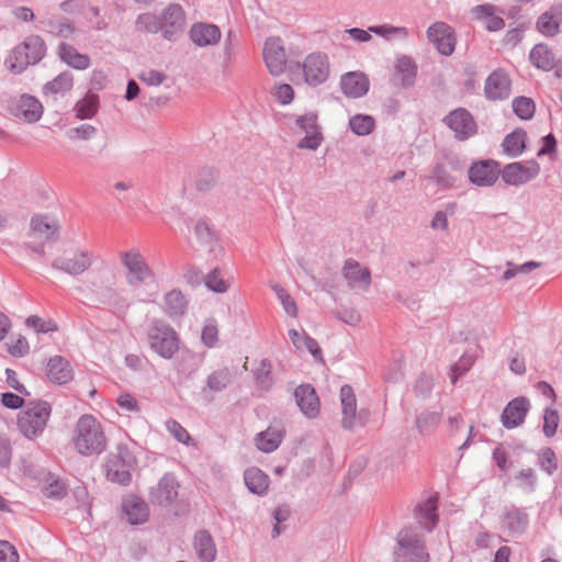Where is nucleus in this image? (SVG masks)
Returning a JSON list of instances; mask_svg holds the SVG:
<instances>
[{
    "mask_svg": "<svg viewBox=\"0 0 562 562\" xmlns=\"http://www.w3.org/2000/svg\"><path fill=\"white\" fill-rule=\"evenodd\" d=\"M119 259L125 270L124 276L117 270L106 271L95 285L99 301L111 307L123 305L131 290L153 277V271L138 248L121 251Z\"/></svg>",
    "mask_w": 562,
    "mask_h": 562,
    "instance_id": "obj_1",
    "label": "nucleus"
},
{
    "mask_svg": "<svg viewBox=\"0 0 562 562\" xmlns=\"http://www.w3.org/2000/svg\"><path fill=\"white\" fill-rule=\"evenodd\" d=\"M106 443L104 427L95 416L83 414L78 418L72 430V446L79 454H100L105 450Z\"/></svg>",
    "mask_w": 562,
    "mask_h": 562,
    "instance_id": "obj_2",
    "label": "nucleus"
},
{
    "mask_svg": "<svg viewBox=\"0 0 562 562\" xmlns=\"http://www.w3.org/2000/svg\"><path fill=\"white\" fill-rule=\"evenodd\" d=\"M52 406L45 401L30 402L18 415L19 431L27 439H35L44 432L50 418Z\"/></svg>",
    "mask_w": 562,
    "mask_h": 562,
    "instance_id": "obj_3",
    "label": "nucleus"
},
{
    "mask_svg": "<svg viewBox=\"0 0 562 562\" xmlns=\"http://www.w3.org/2000/svg\"><path fill=\"white\" fill-rule=\"evenodd\" d=\"M93 262L94 254L88 247L79 243H67L63 245L53 266L70 276H78L87 271Z\"/></svg>",
    "mask_w": 562,
    "mask_h": 562,
    "instance_id": "obj_4",
    "label": "nucleus"
},
{
    "mask_svg": "<svg viewBox=\"0 0 562 562\" xmlns=\"http://www.w3.org/2000/svg\"><path fill=\"white\" fill-rule=\"evenodd\" d=\"M150 349L164 359H171L180 349L177 331L161 321H155L147 333Z\"/></svg>",
    "mask_w": 562,
    "mask_h": 562,
    "instance_id": "obj_5",
    "label": "nucleus"
},
{
    "mask_svg": "<svg viewBox=\"0 0 562 562\" xmlns=\"http://www.w3.org/2000/svg\"><path fill=\"white\" fill-rule=\"evenodd\" d=\"M137 459L134 451L126 445H119L106 462V476L119 484H127L131 481V470L136 465Z\"/></svg>",
    "mask_w": 562,
    "mask_h": 562,
    "instance_id": "obj_6",
    "label": "nucleus"
},
{
    "mask_svg": "<svg viewBox=\"0 0 562 562\" xmlns=\"http://www.w3.org/2000/svg\"><path fill=\"white\" fill-rule=\"evenodd\" d=\"M45 54V44L40 36H30L12 52V69H24L38 63Z\"/></svg>",
    "mask_w": 562,
    "mask_h": 562,
    "instance_id": "obj_7",
    "label": "nucleus"
},
{
    "mask_svg": "<svg viewBox=\"0 0 562 562\" xmlns=\"http://www.w3.org/2000/svg\"><path fill=\"white\" fill-rule=\"evenodd\" d=\"M160 18V32L164 37L173 41L180 34H182L186 24L187 16L183 8L177 3L168 4L161 14Z\"/></svg>",
    "mask_w": 562,
    "mask_h": 562,
    "instance_id": "obj_8",
    "label": "nucleus"
},
{
    "mask_svg": "<svg viewBox=\"0 0 562 562\" xmlns=\"http://www.w3.org/2000/svg\"><path fill=\"white\" fill-rule=\"evenodd\" d=\"M10 113L25 123H35L41 120L44 106L38 99L31 94H21L11 100Z\"/></svg>",
    "mask_w": 562,
    "mask_h": 562,
    "instance_id": "obj_9",
    "label": "nucleus"
},
{
    "mask_svg": "<svg viewBox=\"0 0 562 562\" xmlns=\"http://www.w3.org/2000/svg\"><path fill=\"white\" fill-rule=\"evenodd\" d=\"M180 483L175 475L166 473L149 491V502L153 505L171 506L179 496Z\"/></svg>",
    "mask_w": 562,
    "mask_h": 562,
    "instance_id": "obj_10",
    "label": "nucleus"
},
{
    "mask_svg": "<svg viewBox=\"0 0 562 562\" xmlns=\"http://www.w3.org/2000/svg\"><path fill=\"white\" fill-rule=\"evenodd\" d=\"M540 172V166L535 160L512 162L502 170V179L510 186H520L535 179Z\"/></svg>",
    "mask_w": 562,
    "mask_h": 562,
    "instance_id": "obj_11",
    "label": "nucleus"
},
{
    "mask_svg": "<svg viewBox=\"0 0 562 562\" xmlns=\"http://www.w3.org/2000/svg\"><path fill=\"white\" fill-rule=\"evenodd\" d=\"M427 37L432 43L437 50L449 56L453 53L457 37L453 29L445 22H436L427 30Z\"/></svg>",
    "mask_w": 562,
    "mask_h": 562,
    "instance_id": "obj_12",
    "label": "nucleus"
},
{
    "mask_svg": "<svg viewBox=\"0 0 562 562\" xmlns=\"http://www.w3.org/2000/svg\"><path fill=\"white\" fill-rule=\"evenodd\" d=\"M400 549L396 553L398 562H428L429 554L417 538L402 531L398 535Z\"/></svg>",
    "mask_w": 562,
    "mask_h": 562,
    "instance_id": "obj_13",
    "label": "nucleus"
},
{
    "mask_svg": "<svg viewBox=\"0 0 562 562\" xmlns=\"http://www.w3.org/2000/svg\"><path fill=\"white\" fill-rule=\"evenodd\" d=\"M446 124L454 132L460 140L473 136L477 126L472 115L464 109H457L445 119Z\"/></svg>",
    "mask_w": 562,
    "mask_h": 562,
    "instance_id": "obj_14",
    "label": "nucleus"
},
{
    "mask_svg": "<svg viewBox=\"0 0 562 562\" xmlns=\"http://www.w3.org/2000/svg\"><path fill=\"white\" fill-rule=\"evenodd\" d=\"M502 172L499 166L494 160H480L474 162L469 169L470 181L479 187L493 186Z\"/></svg>",
    "mask_w": 562,
    "mask_h": 562,
    "instance_id": "obj_15",
    "label": "nucleus"
},
{
    "mask_svg": "<svg viewBox=\"0 0 562 562\" xmlns=\"http://www.w3.org/2000/svg\"><path fill=\"white\" fill-rule=\"evenodd\" d=\"M262 56L269 70H282L288 65L285 48L280 37H270L266 41Z\"/></svg>",
    "mask_w": 562,
    "mask_h": 562,
    "instance_id": "obj_16",
    "label": "nucleus"
},
{
    "mask_svg": "<svg viewBox=\"0 0 562 562\" xmlns=\"http://www.w3.org/2000/svg\"><path fill=\"white\" fill-rule=\"evenodd\" d=\"M512 92V80L506 72H491L485 80L484 93L488 100L507 99Z\"/></svg>",
    "mask_w": 562,
    "mask_h": 562,
    "instance_id": "obj_17",
    "label": "nucleus"
},
{
    "mask_svg": "<svg viewBox=\"0 0 562 562\" xmlns=\"http://www.w3.org/2000/svg\"><path fill=\"white\" fill-rule=\"evenodd\" d=\"M46 375L52 383L63 385L72 381L74 369L67 359L54 356L47 362Z\"/></svg>",
    "mask_w": 562,
    "mask_h": 562,
    "instance_id": "obj_18",
    "label": "nucleus"
},
{
    "mask_svg": "<svg viewBox=\"0 0 562 562\" xmlns=\"http://www.w3.org/2000/svg\"><path fill=\"white\" fill-rule=\"evenodd\" d=\"M301 412L308 418H315L321 411L319 398L313 386L302 384L294 392Z\"/></svg>",
    "mask_w": 562,
    "mask_h": 562,
    "instance_id": "obj_19",
    "label": "nucleus"
},
{
    "mask_svg": "<svg viewBox=\"0 0 562 562\" xmlns=\"http://www.w3.org/2000/svg\"><path fill=\"white\" fill-rule=\"evenodd\" d=\"M530 408V403L525 397H516L510 401L502 413V423L506 428H515L521 425Z\"/></svg>",
    "mask_w": 562,
    "mask_h": 562,
    "instance_id": "obj_20",
    "label": "nucleus"
},
{
    "mask_svg": "<svg viewBox=\"0 0 562 562\" xmlns=\"http://www.w3.org/2000/svg\"><path fill=\"white\" fill-rule=\"evenodd\" d=\"M189 36L196 46L205 47L220 42L221 31L214 24L198 22L191 26Z\"/></svg>",
    "mask_w": 562,
    "mask_h": 562,
    "instance_id": "obj_21",
    "label": "nucleus"
},
{
    "mask_svg": "<svg viewBox=\"0 0 562 562\" xmlns=\"http://www.w3.org/2000/svg\"><path fill=\"white\" fill-rule=\"evenodd\" d=\"M340 85L342 92L349 98H360L369 90V80L364 72H346Z\"/></svg>",
    "mask_w": 562,
    "mask_h": 562,
    "instance_id": "obj_22",
    "label": "nucleus"
},
{
    "mask_svg": "<svg viewBox=\"0 0 562 562\" xmlns=\"http://www.w3.org/2000/svg\"><path fill=\"white\" fill-rule=\"evenodd\" d=\"M342 273L349 285L355 289L366 290L371 282L369 270L362 268L353 259H348L345 262Z\"/></svg>",
    "mask_w": 562,
    "mask_h": 562,
    "instance_id": "obj_23",
    "label": "nucleus"
},
{
    "mask_svg": "<svg viewBox=\"0 0 562 562\" xmlns=\"http://www.w3.org/2000/svg\"><path fill=\"white\" fill-rule=\"evenodd\" d=\"M188 307V301L180 290H170L161 302L164 313L170 318H178L184 315Z\"/></svg>",
    "mask_w": 562,
    "mask_h": 562,
    "instance_id": "obj_24",
    "label": "nucleus"
},
{
    "mask_svg": "<svg viewBox=\"0 0 562 562\" xmlns=\"http://www.w3.org/2000/svg\"><path fill=\"white\" fill-rule=\"evenodd\" d=\"M472 13L477 21L484 24L488 32H497L504 29V19L496 14V8L492 4H481L473 8Z\"/></svg>",
    "mask_w": 562,
    "mask_h": 562,
    "instance_id": "obj_25",
    "label": "nucleus"
},
{
    "mask_svg": "<svg viewBox=\"0 0 562 562\" xmlns=\"http://www.w3.org/2000/svg\"><path fill=\"white\" fill-rule=\"evenodd\" d=\"M285 430L280 425L268 427L265 431L258 434L256 438L257 448L266 453L274 451L283 440Z\"/></svg>",
    "mask_w": 562,
    "mask_h": 562,
    "instance_id": "obj_26",
    "label": "nucleus"
},
{
    "mask_svg": "<svg viewBox=\"0 0 562 562\" xmlns=\"http://www.w3.org/2000/svg\"><path fill=\"white\" fill-rule=\"evenodd\" d=\"M340 401L342 407V425L351 428L356 425L357 400L351 386L344 385L340 389Z\"/></svg>",
    "mask_w": 562,
    "mask_h": 562,
    "instance_id": "obj_27",
    "label": "nucleus"
},
{
    "mask_svg": "<svg viewBox=\"0 0 562 562\" xmlns=\"http://www.w3.org/2000/svg\"><path fill=\"white\" fill-rule=\"evenodd\" d=\"M126 518L132 525L144 524L148 520L149 509L147 504L139 497L132 496L123 504Z\"/></svg>",
    "mask_w": 562,
    "mask_h": 562,
    "instance_id": "obj_28",
    "label": "nucleus"
},
{
    "mask_svg": "<svg viewBox=\"0 0 562 562\" xmlns=\"http://www.w3.org/2000/svg\"><path fill=\"white\" fill-rule=\"evenodd\" d=\"M58 228V221L49 216L37 215L31 221V236L35 239H49Z\"/></svg>",
    "mask_w": 562,
    "mask_h": 562,
    "instance_id": "obj_29",
    "label": "nucleus"
},
{
    "mask_svg": "<svg viewBox=\"0 0 562 562\" xmlns=\"http://www.w3.org/2000/svg\"><path fill=\"white\" fill-rule=\"evenodd\" d=\"M562 23V9L551 8L543 12L537 21V29L546 36H554L559 33Z\"/></svg>",
    "mask_w": 562,
    "mask_h": 562,
    "instance_id": "obj_30",
    "label": "nucleus"
},
{
    "mask_svg": "<svg viewBox=\"0 0 562 562\" xmlns=\"http://www.w3.org/2000/svg\"><path fill=\"white\" fill-rule=\"evenodd\" d=\"M531 65L541 70H551L552 68L559 67L554 60L553 53L551 49L543 44L536 45L529 55Z\"/></svg>",
    "mask_w": 562,
    "mask_h": 562,
    "instance_id": "obj_31",
    "label": "nucleus"
},
{
    "mask_svg": "<svg viewBox=\"0 0 562 562\" xmlns=\"http://www.w3.org/2000/svg\"><path fill=\"white\" fill-rule=\"evenodd\" d=\"M194 549L199 559L203 562H212L216 557V548L211 535L199 531L194 538Z\"/></svg>",
    "mask_w": 562,
    "mask_h": 562,
    "instance_id": "obj_32",
    "label": "nucleus"
},
{
    "mask_svg": "<svg viewBox=\"0 0 562 562\" xmlns=\"http://www.w3.org/2000/svg\"><path fill=\"white\" fill-rule=\"evenodd\" d=\"M289 338L300 352H308L316 359L321 358V348L317 342L303 330L290 329Z\"/></svg>",
    "mask_w": 562,
    "mask_h": 562,
    "instance_id": "obj_33",
    "label": "nucleus"
},
{
    "mask_svg": "<svg viewBox=\"0 0 562 562\" xmlns=\"http://www.w3.org/2000/svg\"><path fill=\"white\" fill-rule=\"evenodd\" d=\"M59 56L67 66L77 70H85L90 66V59L87 55L78 53L76 48L67 44L60 45Z\"/></svg>",
    "mask_w": 562,
    "mask_h": 562,
    "instance_id": "obj_34",
    "label": "nucleus"
},
{
    "mask_svg": "<svg viewBox=\"0 0 562 562\" xmlns=\"http://www.w3.org/2000/svg\"><path fill=\"white\" fill-rule=\"evenodd\" d=\"M245 483L251 493L262 495L268 491L269 477L258 468H250L245 472Z\"/></svg>",
    "mask_w": 562,
    "mask_h": 562,
    "instance_id": "obj_35",
    "label": "nucleus"
},
{
    "mask_svg": "<svg viewBox=\"0 0 562 562\" xmlns=\"http://www.w3.org/2000/svg\"><path fill=\"white\" fill-rule=\"evenodd\" d=\"M526 132L524 130H515L508 134L503 140V150L513 157L520 155L525 149Z\"/></svg>",
    "mask_w": 562,
    "mask_h": 562,
    "instance_id": "obj_36",
    "label": "nucleus"
},
{
    "mask_svg": "<svg viewBox=\"0 0 562 562\" xmlns=\"http://www.w3.org/2000/svg\"><path fill=\"white\" fill-rule=\"evenodd\" d=\"M98 97L93 93H88L83 99L77 102L75 106L76 116L80 120L91 119L98 112Z\"/></svg>",
    "mask_w": 562,
    "mask_h": 562,
    "instance_id": "obj_37",
    "label": "nucleus"
},
{
    "mask_svg": "<svg viewBox=\"0 0 562 562\" xmlns=\"http://www.w3.org/2000/svg\"><path fill=\"white\" fill-rule=\"evenodd\" d=\"M201 340L206 348H214L220 341V329L215 318L204 321L201 329Z\"/></svg>",
    "mask_w": 562,
    "mask_h": 562,
    "instance_id": "obj_38",
    "label": "nucleus"
},
{
    "mask_svg": "<svg viewBox=\"0 0 562 562\" xmlns=\"http://www.w3.org/2000/svg\"><path fill=\"white\" fill-rule=\"evenodd\" d=\"M231 379L232 374L227 368L217 369L207 376L206 386L212 392H220L228 385Z\"/></svg>",
    "mask_w": 562,
    "mask_h": 562,
    "instance_id": "obj_39",
    "label": "nucleus"
},
{
    "mask_svg": "<svg viewBox=\"0 0 562 562\" xmlns=\"http://www.w3.org/2000/svg\"><path fill=\"white\" fill-rule=\"evenodd\" d=\"M351 131L357 135H368L375 126V121L371 115L357 114L349 121Z\"/></svg>",
    "mask_w": 562,
    "mask_h": 562,
    "instance_id": "obj_40",
    "label": "nucleus"
},
{
    "mask_svg": "<svg viewBox=\"0 0 562 562\" xmlns=\"http://www.w3.org/2000/svg\"><path fill=\"white\" fill-rule=\"evenodd\" d=\"M512 105L515 114L521 120L531 119L536 111V104L533 100L526 97L515 98Z\"/></svg>",
    "mask_w": 562,
    "mask_h": 562,
    "instance_id": "obj_41",
    "label": "nucleus"
},
{
    "mask_svg": "<svg viewBox=\"0 0 562 562\" xmlns=\"http://www.w3.org/2000/svg\"><path fill=\"white\" fill-rule=\"evenodd\" d=\"M72 87V78L69 72H60L53 81L44 87V93H60Z\"/></svg>",
    "mask_w": 562,
    "mask_h": 562,
    "instance_id": "obj_42",
    "label": "nucleus"
},
{
    "mask_svg": "<svg viewBox=\"0 0 562 562\" xmlns=\"http://www.w3.org/2000/svg\"><path fill=\"white\" fill-rule=\"evenodd\" d=\"M136 29L148 33L160 32V18L153 13L140 14L136 21Z\"/></svg>",
    "mask_w": 562,
    "mask_h": 562,
    "instance_id": "obj_43",
    "label": "nucleus"
},
{
    "mask_svg": "<svg viewBox=\"0 0 562 562\" xmlns=\"http://www.w3.org/2000/svg\"><path fill=\"white\" fill-rule=\"evenodd\" d=\"M475 359L473 356L463 355L450 369V380L456 384L458 379L470 370Z\"/></svg>",
    "mask_w": 562,
    "mask_h": 562,
    "instance_id": "obj_44",
    "label": "nucleus"
},
{
    "mask_svg": "<svg viewBox=\"0 0 562 562\" xmlns=\"http://www.w3.org/2000/svg\"><path fill=\"white\" fill-rule=\"evenodd\" d=\"M328 66L327 55L321 52L310 54L304 60V70H323Z\"/></svg>",
    "mask_w": 562,
    "mask_h": 562,
    "instance_id": "obj_45",
    "label": "nucleus"
},
{
    "mask_svg": "<svg viewBox=\"0 0 562 562\" xmlns=\"http://www.w3.org/2000/svg\"><path fill=\"white\" fill-rule=\"evenodd\" d=\"M206 285L214 292L224 293L229 288V281L225 280L222 272L215 269L207 276Z\"/></svg>",
    "mask_w": 562,
    "mask_h": 562,
    "instance_id": "obj_46",
    "label": "nucleus"
},
{
    "mask_svg": "<svg viewBox=\"0 0 562 562\" xmlns=\"http://www.w3.org/2000/svg\"><path fill=\"white\" fill-rule=\"evenodd\" d=\"M8 352L15 358H22L30 351V345L25 337L18 336L7 344Z\"/></svg>",
    "mask_w": 562,
    "mask_h": 562,
    "instance_id": "obj_47",
    "label": "nucleus"
},
{
    "mask_svg": "<svg viewBox=\"0 0 562 562\" xmlns=\"http://www.w3.org/2000/svg\"><path fill=\"white\" fill-rule=\"evenodd\" d=\"M416 424L422 434H427L438 426L439 416L436 413H423L418 416Z\"/></svg>",
    "mask_w": 562,
    "mask_h": 562,
    "instance_id": "obj_48",
    "label": "nucleus"
},
{
    "mask_svg": "<svg viewBox=\"0 0 562 562\" xmlns=\"http://www.w3.org/2000/svg\"><path fill=\"white\" fill-rule=\"evenodd\" d=\"M369 31L385 38H391L394 36H405L407 34L406 29L392 26L390 24L370 26Z\"/></svg>",
    "mask_w": 562,
    "mask_h": 562,
    "instance_id": "obj_49",
    "label": "nucleus"
},
{
    "mask_svg": "<svg viewBox=\"0 0 562 562\" xmlns=\"http://www.w3.org/2000/svg\"><path fill=\"white\" fill-rule=\"evenodd\" d=\"M273 97L281 105H288L294 98V90L291 85L280 83L276 86Z\"/></svg>",
    "mask_w": 562,
    "mask_h": 562,
    "instance_id": "obj_50",
    "label": "nucleus"
},
{
    "mask_svg": "<svg viewBox=\"0 0 562 562\" xmlns=\"http://www.w3.org/2000/svg\"><path fill=\"white\" fill-rule=\"evenodd\" d=\"M559 425V414L555 409L547 408L543 415V432L547 437L554 436Z\"/></svg>",
    "mask_w": 562,
    "mask_h": 562,
    "instance_id": "obj_51",
    "label": "nucleus"
},
{
    "mask_svg": "<svg viewBox=\"0 0 562 562\" xmlns=\"http://www.w3.org/2000/svg\"><path fill=\"white\" fill-rule=\"evenodd\" d=\"M139 79L147 87L168 86L171 82L164 72H140Z\"/></svg>",
    "mask_w": 562,
    "mask_h": 562,
    "instance_id": "obj_52",
    "label": "nucleus"
},
{
    "mask_svg": "<svg viewBox=\"0 0 562 562\" xmlns=\"http://www.w3.org/2000/svg\"><path fill=\"white\" fill-rule=\"evenodd\" d=\"M539 464L543 471H546L549 475L553 474L557 470V459L554 452L550 449H543L539 453Z\"/></svg>",
    "mask_w": 562,
    "mask_h": 562,
    "instance_id": "obj_53",
    "label": "nucleus"
},
{
    "mask_svg": "<svg viewBox=\"0 0 562 562\" xmlns=\"http://www.w3.org/2000/svg\"><path fill=\"white\" fill-rule=\"evenodd\" d=\"M26 325L33 328L36 333H48L57 329L56 323L50 319L45 321L38 316H30L26 319Z\"/></svg>",
    "mask_w": 562,
    "mask_h": 562,
    "instance_id": "obj_54",
    "label": "nucleus"
},
{
    "mask_svg": "<svg viewBox=\"0 0 562 562\" xmlns=\"http://www.w3.org/2000/svg\"><path fill=\"white\" fill-rule=\"evenodd\" d=\"M527 522V516L518 510H510L504 517V524L513 530H520Z\"/></svg>",
    "mask_w": 562,
    "mask_h": 562,
    "instance_id": "obj_55",
    "label": "nucleus"
},
{
    "mask_svg": "<svg viewBox=\"0 0 562 562\" xmlns=\"http://www.w3.org/2000/svg\"><path fill=\"white\" fill-rule=\"evenodd\" d=\"M12 459V445L7 435H0V465L9 467Z\"/></svg>",
    "mask_w": 562,
    "mask_h": 562,
    "instance_id": "obj_56",
    "label": "nucleus"
},
{
    "mask_svg": "<svg viewBox=\"0 0 562 562\" xmlns=\"http://www.w3.org/2000/svg\"><path fill=\"white\" fill-rule=\"evenodd\" d=\"M166 427L168 431L173 436V438L181 442V443H188L190 440V435L187 431L186 428H183L178 422L176 420H168L166 423Z\"/></svg>",
    "mask_w": 562,
    "mask_h": 562,
    "instance_id": "obj_57",
    "label": "nucleus"
},
{
    "mask_svg": "<svg viewBox=\"0 0 562 562\" xmlns=\"http://www.w3.org/2000/svg\"><path fill=\"white\" fill-rule=\"evenodd\" d=\"M277 291V295L279 297V300L281 301L282 305H283V308L285 310V312L292 316V317H296L297 316V306H296V303L295 301L293 300V297L288 294L283 289L279 288L276 290Z\"/></svg>",
    "mask_w": 562,
    "mask_h": 562,
    "instance_id": "obj_58",
    "label": "nucleus"
},
{
    "mask_svg": "<svg viewBox=\"0 0 562 562\" xmlns=\"http://www.w3.org/2000/svg\"><path fill=\"white\" fill-rule=\"evenodd\" d=\"M19 554L14 546L8 541H0V562H18Z\"/></svg>",
    "mask_w": 562,
    "mask_h": 562,
    "instance_id": "obj_59",
    "label": "nucleus"
},
{
    "mask_svg": "<svg viewBox=\"0 0 562 562\" xmlns=\"http://www.w3.org/2000/svg\"><path fill=\"white\" fill-rule=\"evenodd\" d=\"M116 403L119 407L125 412H138L139 405L137 400L128 394V393H122L119 395Z\"/></svg>",
    "mask_w": 562,
    "mask_h": 562,
    "instance_id": "obj_60",
    "label": "nucleus"
},
{
    "mask_svg": "<svg viewBox=\"0 0 562 562\" xmlns=\"http://www.w3.org/2000/svg\"><path fill=\"white\" fill-rule=\"evenodd\" d=\"M1 403L4 407L10 409L24 408V400L14 393H3L1 395Z\"/></svg>",
    "mask_w": 562,
    "mask_h": 562,
    "instance_id": "obj_61",
    "label": "nucleus"
},
{
    "mask_svg": "<svg viewBox=\"0 0 562 562\" xmlns=\"http://www.w3.org/2000/svg\"><path fill=\"white\" fill-rule=\"evenodd\" d=\"M322 142V135L319 132L311 131L310 134H307L305 137H303L300 143V148H307V149H316Z\"/></svg>",
    "mask_w": 562,
    "mask_h": 562,
    "instance_id": "obj_62",
    "label": "nucleus"
},
{
    "mask_svg": "<svg viewBox=\"0 0 562 562\" xmlns=\"http://www.w3.org/2000/svg\"><path fill=\"white\" fill-rule=\"evenodd\" d=\"M71 133V138L89 140L95 136L97 128L90 124H82L75 128Z\"/></svg>",
    "mask_w": 562,
    "mask_h": 562,
    "instance_id": "obj_63",
    "label": "nucleus"
},
{
    "mask_svg": "<svg viewBox=\"0 0 562 562\" xmlns=\"http://www.w3.org/2000/svg\"><path fill=\"white\" fill-rule=\"evenodd\" d=\"M522 36H524L522 27L512 29V30L507 31V33L505 34V36L503 38V44L507 47H514L522 40Z\"/></svg>",
    "mask_w": 562,
    "mask_h": 562,
    "instance_id": "obj_64",
    "label": "nucleus"
}]
</instances>
